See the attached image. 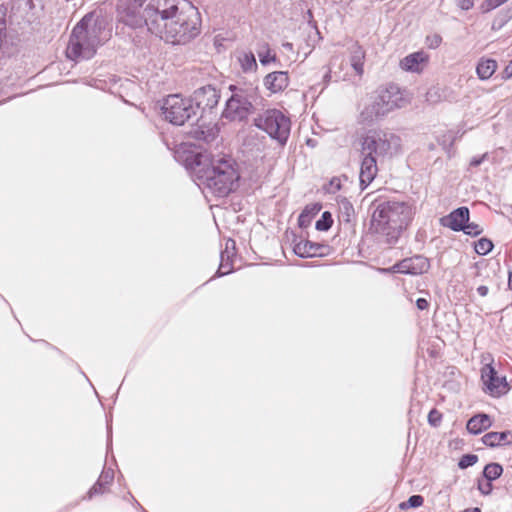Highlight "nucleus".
Listing matches in <instances>:
<instances>
[{
  "instance_id": "5701e85b",
  "label": "nucleus",
  "mask_w": 512,
  "mask_h": 512,
  "mask_svg": "<svg viewBox=\"0 0 512 512\" xmlns=\"http://www.w3.org/2000/svg\"><path fill=\"white\" fill-rule=\"evenodd\" d=\"M497 61L492 58L481 57L476 65V74L482 81L488 80L496 72Z\"/></svg>"
},
{
  "instance_id": "13d9d810",
  "label": "nucleus",
  "mask_w": 512,
  "mask_h": 512,
  "mask_svg": "<svg viewBox=\"0 0 512 512\" xmlns=\"http://www.w3.org/2000/svg\"><path fill=\"white\" fill-rule=\"evenodd\" d=\"M428 97H431V91L427 92ZM430 100V98H428Z\"/></svg>"
},
{
  "instance_id": "9d476101",
  "label": "nucleus",
  "mask_w": 512,
  "mask_h": 512,
  "mask_svg": "<svg viewBox=\"0 0 512 512\" xmlns=\"http://www.w3.org/2000/svg\"><path fill=\"white\" fill-rule=\"evenodd\" d=\"M161 109L165 119L173 125L181 126L190 120H198L197 107H194L193 100L180 94L168 95Z\"/></svg>"
},
{
  "instance_id": "603ef678",
  "label": "nucleus",
  "mask_w": 512,
  "mask_h": 512,
  "mask_svg": "<svg viewBox=\"0 0 512 512\" xmlns=\"http://www.w3.org/2000/svg\"><path fill=\"white\" fill-rule=\"evenodd\" d=\"M282 48L286 51H293V44L290 42H284L282 43Z\"/></svg>"
},
{
  "instance_id": "37998d69",
  "label": "nucleus",
  "mask_w": 512,
  "mask_h": 512,
  "mask_svg": "<svg viewBox=\"0 0 512 512\" xmlns=\"http://www.w3.org/2000/svg\"><path fill=\"white\" fill-rule=\"evenodd\" d=\"M330 188L328 189L329 193H336L337 191L341 190L342 183L341 179L338 177H333L329 182Z\"/></svg>"
},
{
  "instance_id": "6ab92c4d",
  "label": "nucleus",
  "mask_w": 512,
  "mask_h": 512,
  "mask_svg": "<svg viewBox=\"0 0 512 512\" xmlns=\"http://www.w3.org/2000/svg\"><path fill=\"white\" fill-rule=\"evenodd\" d=\"M482 442L490 448L512 444V431L488 432L482 437Z\"/></svg>"
},
{
  "instance_id": "412c9836",
  "label": "nucleus",
  "mask_w": 512,
  "mask_h": 512,
  "mask_svg": "<svg viewBox=\"0 0 512 512\" xmlns=\"http://www.w3.org/2000/svg\"><path fill=\"white\" fill-rule=\"evenodd\" d=\"M119 21L125 26L132 29L147 28L146 17L144 16V9L142 12H136L132 9H127L119 18Z\"/></svg>"
},
{
  "instance_id": "49530a36",
  "label": "nucleus",
  "mask_w": 512,
  "mask_h": 512,
  "mask_svg": "<svg viewBox=\"0 0 512 512\" xmlns=\"http://www.w3.org/2000/svg\"><path fill=\"white\" fill-rule=\"evenodd\" d=\"M416 306L419 310H427L429 308V302L426 298H418L416 300Z\"/></svg>"
},
{
  "instance_id": "aec40b11",
  "label": "nucleus",
  "mask_w": 512,
  "mask_h": 512,
  "mask_svg": "<svg viewBox=\"0 0 512 512\" xmlns=\"http://www.w3.org/2000/svg\"><path fill=\"white\" fill-rule=\"evenodd\" d=\"M492 421L488 414L479 413L471 417L466 424V429L470 434L478 435L490 428Z\"/></svg>"
},
{
  "instance_id": "a211bd4d",
  "label": "nucleus",
  "mask_w": 512,
  "mask_h": 512,
  "mask_svg": "<svg viewBox=\"0 0 512 512\" xmlns=\"http://www.w3.org/2000/svg\"><path fill=\"white\" fill-rule=\"evenodd\" d=\"M263 84L271 93L282 92L289 85V76L286 71H274L268 73L263 80Z\"/></svg>"
},
{
  "instance_id": "5fc2aeb1",
  "label": "nucleus",
  "mask_w": 512,
  "mask_h": 512,
  "mask_svg": "<svg viewBox=\"0 0 512 512\" xmlns=\"http://www.w3.org/2000/svg\"><path fill=\"white\" fill-rule=\"evenodd\" d=\"M463 512H481V509L478 507H473V508H467Z\"/></svg>"
},
{
  "instance_id": "4be33fe9",
  "label": "nucleus",
  "mask_w": 512,
  "mask_h": 512,
  "mask_svg": "<svg viewBox=\"0 0 512 512\" xmlns=\"http://www.w3.org/2000/svg\"><path fill=\"white\" fill-rule=\"evenodd\" d=\"M428 60L427 55L424 52H414L400 61V67L404 71L419 72L420 65Z\"/></svg>"
},
{
  "instance_id": "393cba45",
  "label": "nucleus",
  "mask_w": 512,
  "mask_h": 512,
  "mask_svg": "<svg viewBox=\"0 0 512 512\" xmlns=\"http://www.w3.org/2000/svg\"><path fill=\"white\" fill-rule=\"evenodd\" d=\"M339 214L341 223L352 226L355 219V210L353 204L345 197L338 200Z\"/></svg>"
},
{
  "instance_id": "20e7f679",
  "label": "nucleus",
  "mask_w": 512,
  "mask_h": 512,
  "mask_svg": "<svg viewBox=\"0 0 512 512\" xmlns=\"http://www.w3.org/2000/svg\"><path fill=\"white\" fill-rule=\"evenodd\" d=\"M404 102L403 92L398 85L389 83L381 86L363 102L359 122L363 125L378 123L394 110L401 108Z\"/></svg>"
},
{
  "instance_id": "6e6d98bb",
  "label": "nucleus",
  "mask_w": 512,
  "mask_h": 512,
  "mask_svg": "<svg viewBox=\"0 0 512 512\" xmlns=\"http://www.w3.org/2000/svg\"><path fill=\"white\" fill-rule=\"evenodd\" d=\"M26 2L27 5H32L33 1L32 0H24Z\"/></svg>"
},
{
  "instance_id": "423d86ee",
  "label": "nucleus",
  "mask_w": 512,
  "mask_h": 512,
  "mask_svg": "<svg viewBox=\"0 0 512 512\" xmlns=\"http://www.w3.org/2000/svg\"><path fill=\"white\" fill-rule=\"evenodd\" d=\"M231 96L226 100L222 117L230 121H243L255 110L254 104L259 98L258 87L254 85L229 86Z\"/></svg>"
},
{
  "instance_id": "6e6552de",
  "label": "nucleus",
  "mask_w": 512,
  "mask_h": 512,
  "mask_svg": "<svg viewBox=\"0 0 512 512\" xmlns=\"http://www.w3.org/2000/svg\"><path fill=\"white\" fill-rule=\"evenodd\" d=\"M254 125L266 132L280 146H285L291 131V121L278 109H268L254 118Z\"/></svg>"
},
{
  "instance_id": "ddd939ff",
  "label": "nucleus",
  "mask_w": 512,
  "mask_h": 512,
  "mask_svg": "<svg viewBox=\"0 0 512 512\" xmlns=\"http://www.w3.org/2000/svg\"><path fill=\"white\" fill-rule=\"evenodd\" d=\"M221 98L220 91L213 85H205L196 89L193 93L194 107H197L202 113H212L217 107Z\"/></svg>"
},
{
  "instance_id": "8fccbe9b",
  "label": "nucleus",
  "mask_w": 512,
  "mask_h": 512,
  "mask_svg": "<svg viewBox=\"0 0 512 512\" xmlns=\"http://www.w3.org/2000/svg\"><path fill=\"white\" fill-rule=\"evenodd\" d=\"M235 250V241L232 240V239H229L227 242H226V248L224 251H231V252H234Z\"/></svg>"
},
{
  "instance_id": "c03bdc74",
  "label": "nucleus",
  "mask_w": 512,
  "mask_h": 512,
  "mask_svg": "<svg viewBox=\"0 0 512 512\" xmlns=\"http://www.w3.org/2000/svg\"><path fill=\"white\" fill-rule=\"evenodd\" d=\"M123 499L125 501H129L131 502L138 510H140L141 512H147L142 506L141 504L135 499V497L132 495L131 492H128L124 497Z\"/></svg>"
},
{
  "instance_id": "4c0bfd02",
  "label": "nucleus",
  "mask_w": 512,
  "mask_h": 512,
  "mask_svg": "<svg viewBox=\"0 0 512 512\" xmlns=\"http://www.w3.org/2000/svg\"><path fill=\"white\" fill-rule=\"evenodd\" d=\"M442 421V414L437 409H431L428 413V423L432 427H438Z\"/></svg>"
},
{
  "instance_id": "f8f14e48",
  "label": "nucleus",
  "mask_w": 512,
  "mask_h": 512,
  "mask_svg": "<svg viewBox=\"0 0 512 512\" xmlns=\"http://www.w3.org/2000/svg\"><path fill=\"white\" fill-rule=\"evenodd\" d=\"M430 269V260L424 255H414L396 262L391 268L383 271H392L405 275H421Z\"/></svg>"
},
{
  "instance_id": "ea45409f",
  "label": "nucleus",
  "mask_w": 512,
  "mask_h": 512,
  "mask_svg": "<svg viewBox=\"0 0 512 512\" xmlns=\"http://www.w3.org/2000/svg\"><path fill=\"white\" fill-rule=\"evenodd\" d=\"M453 142H454V137H453L452 133L443 135L441 138L438 139V143L443 147V149L446 152L450 151V149L453 146Z\"/></svg>"
},
{
  "instance_id": "2eb2a0df",
  "label": "nucleus",
  "mask_w": 512,
  "mask_h": 512,
  "mask_svg": "<svg viewBox=\"0 0 512 512\" xmlns=\"http://www.w3.org/2000/svg\"><path fill=\"white\" fill-rule=\"evenodd\" d=\"M328 246L310 240H294L293 252L300 258H314L322 257L325 255V250Z\"/></svg>"
},
{
  "instance_id": "7c9ffc66",
  "label": "nucleus",
  "mask_w": 512,
  "mask_h": 512,
  "mask_svg": "<svg viewBox=\"0 0 512 512\" xmlns=\"http://www.w3.org/2000/svg\"><path fill=\"white\" fill-rule=\"evenodd\" d=\"M190 134L196 140L204 141L206 143L212 142L216 137V132L213 129H205L200 126L191 130Z\"/></svg>"
},
{
  "instance_id": "bb28decb",
  "label": "nucleus",
  "mask_w": 512,
  "mask_h": 512,
  "mask_svg": "<svg viewBox=\"0 0 512 512\" xmlns=\"http://www.w3.org/2000/svg\"><path fill=\"white\" fill-rule=\"evenodd\" d=\"M238 62L240 64L241 70L246 74L254 73L257 71L258 65L256 58L254 53L251 51L240 52L238 55Z\"/></svg>"
},
{
  "instance_id": "4d7b16f0",
  "label": "nucleus",
  "mask_w": 512,
  "mask_h": 512,
  "mask_svg": "<svg viewBox=\"0 0 512 512\" xmlns=\"http://www.w3.org/2000/svg\"><path fill=\"white\" fill-rule=\"evenodd\" d=\"M307 144H308V145H312V140H311V139H309V140L307 141Z\"/></svg>"
},
{
  "instance_id": "c85d7f7f",
  "label": "nucleus",
  "mask_w": 512,
  "mask_h": 512,
  "mask_svg": "<svg viewBox=\"0 0 512 512\" xmlns=\"http://www.w3.org/2000/svg\"><path fill=\"white\" fill-rule=\"evenodd\" d=\"M503 473V467L497 462H491L485 465L482 476L485 480L493 482L498 479Z\"/></svg>"
},
{
  "instance_id": "4468645a",
  "label": "nucleus",
  "mask_w": 512,
  "mask_h": 512,
  "mask_svg": "<svg viewBox=\"0 0 512 512\" xmlns=\"http://www.w3.org/2000/svg\"><path fill=\"white\" fill-rule=\"evenodd\" d=\"M470 219L468 207L461 206L452 210L447 216L441 218V224L455 232L464 230L466 222Z\"/></svg>"
},
{
  "instance_id": "cd10ccee",
  "label": "nucleus",
  "mask_w": 512,
  "mask_h": 512,
  "mask_svg": "<svg viewBox=\"0 0 512 512\" xmlns=\"http://www.w3.org/2000/svg\"><path fill=\"white\" fill-rule=\"evenodd\" d=\"M234 256V252L231 251H221L220 253V265L215 274V277H222L233 272L232 267V257Z\"/></svg>"
},
{
  "instance_id": "72a5a7b5",
  "label": "nucleus",
  "mask_w": 512,
  "mask_h": 512,
  "mask_svg": "<svg viewBox=\"0 0 512 512\" xmlns=\"http://www.w3.org/2000/svg\"><path fill=\"white\" fill-rule=\"evenodd\" d=\"M424 503V498L422 495L414 494L408 498V500L401 502L399 504V508L401 510H406L408 508H418L421 507Z\"/></svg>"
},
{
  "instance_id": "dca6fc26",
  "label": "nucleus",
  "mask_w": 512,
  "mask_h": 512,
  "mask_svg": "<svg viewBox=\"0 0 512 512\" xmlns=\"http://www.w3.org/2000/svg\"><path fill=\"white\" fill-rule=\"evenodd\" d=\"M378 160L372 156L361 155V166L359 174V182L361 189H366L375 179L378 173Z\"/></svg>"
},
{
  "instance_id": "2f4dec72",
  "label": "nucleus",
  "mask_w": 512,
  "mask_h": 512,
  "mask_svg": "<svg viewBox=\"0 0 512 512\" xmlns=\"http://www.w3.org/2000/svg\"><path fill=\"white\" fill-rule=\"evenodd\" d=\"M493 248H494V244H493L492 240H490L489 238H486V237L480 238L474 244L475 252L478 255H482V256L489 254Z\"/></svg>"
},
{
  "instance_id": "3c124183",
  "label": "nucleus",
  "mask_w": 512,
  "mask_h": 512,
  "mask_svg": "<svg viewBox=\"0 0 512 512\" xmlns=\"http://www.w3.org/2000/svg\"><path fill=\"white\" fill-rule=\"evenodd\" d=\"M483 158L484 157H473L470 161V165L473 167L479 166L482 163Z\"/></svg>"
},
{
  "instance_id": "c9c22d12",
  "label": "nucleus",
  "mask_w": 512,
  "mask_h": 512,
  "mask_svg": "<svg viewBox=\"0 0 512 512\" xmlns=\"http://www.w3.org/2000/svg\"><path fill=\"white\" fill-rule=\"evenodd\" d=\"M461 232L471 237H477L482 234L483 228L477 223L468 221Z\"/></svg>"
},
{
  "instance_id": "f3484780",
  "label": "nucleus",
  "mask_w": 512,
  "mask_h": 512,
  "mask_svg": "<svg viewBox=\"0 0 512 512\" xmlns=\"http://www.w3.org/2000/svg\"><path fill=\"white\" fill-rule=\"evenodd\" d=\"M113 480L114 470L111 468L103 469L97 481L82 497V500H91L96 495H102L106 493L109 489V486L112 484Z\"/></svg>"
},
{
  "instance_id": "a19ab883",
  "label": "nucleus",
  "mask_w": 512,
  "mask_h": 512,
  "mask_svg": "<svg viewBox=\"0 0 512 512\" xmlns=\"http://www.w3.org/2000/svg\"><path fill=\"white\" fill-rule=\"evenodd\" d=\"M477 488L482 495H489L492 493L493 484L489 480L482 481L478 479Z\"/></svg>"
},
{
  "instance_id": "0eeeda50",
  "label": "nucleus",
  "mask_w": 512,
  "mask_h": 512,
  "mask_svg": "<svg viewBox=\"0 0 512 512\" xmlns=\"http://www.w3.org/2000/svg\"><path fill=\"white\" fill-rule=\"evenodd\" d=\"M399 147L400 138L397 135L383 130H369L361 138L360 155L384 159L391 157Z\"/></svg>"
},
{
  "instance_id": "e433bc0d",
  "label": "nucleus",
  "mask_w": 512,
  "mask_h": 512,
  "mask_svg": "<svg viewBox=\"0 0 512 512\" xmlns=\"http://www.w3.org/2000/svg\"><path fill=\"white\" fill-rule=\"evenodd\" d=\"M508 0H485L480 5V9L482 13L490 12L491 10L496 9L500 5L504 4Z\"/></svg>"
},
{
  "instance_id": "473e14b6",
  "label": "nucleus",
  "mask_w": 512,
  "mask_h": 512,
  "mask_svg": "<svg viewBox=\"0 0 512 512\" xmlns=\"http://www.w3.org/2000/svg\"><path fill=\"white\" fill-rule=\"evenodd\" d=\"M333 224L332 213L324 211L321 217L316 221L315 228L318 231H328Z\"/></svg>"
},
{
  "instance_id": "a878e982",
  "label": "nucleus",
  "mask_w": 512,
  "mask_h": 512,
  "mask_svg": "<svg viewBox=\"0 0 512 512\" xmlns=\"http://www.w3.org/2000/svg\"><path fill=\"white\" fill-rule=\"evenodd\" d=\"M321 209L322 205L320 203L306 205L298 216V226L302 229L309 227L313 218L321 211Z\"/></svg>"
},
{
  "instance_id": "b1692460",
  "label": "nucleus",
  "mask_w": 512,
  "mask_h": 512,
  "mask_svg": "<svg viewBox=\"0 0 512 512\" xmlns=\"http://www.w3.org/2000/svg\"><path fill=\"white\" fill-rule=\"evenodd\" d=\"M364 59V49L358 43H354L350 47V64L356 74L359 76H361L364 72Z\"/></svg>"
},
{
  "instance_id": "f257e3e1",
  "label": "nucleus",
  "mask_w": 512,
  "mask_h": 512,
  "mask_svg": "<svg viewBox=\"0 0 512 512\" xmlns=\"http://www.w3.org/2000/svg\"><path fill=\"white\" fill-rule=\"evenodd\" d=\"M371 209L369 230L375 241L380 245L395 246L413 220L412 206L404 201L377 200Z\"/></svg>"
},
{
  "instance_id": "f704fd0d",
  "label": "nucleus",
  "mask_w": 512,
  "mask_h": 512,
  "mask_svg": "<svg viewBox=\"0 0 512 512\" xmlns=\"http://www.w3.org/2000/svg\"><path fill=\"white\" fill-rule=\"evenodd\" d=\"M478 462V456L476 454L467 453L462 455V457L459 459L458 467L460 469H467L468 467H471L475 465Z\"/></svg>"
},
{
  "instance_id": "c756f323",
  "label": "nucleus",
  "mask_w": 512,
  "mask_h": 512,
  "mask_svg": "<svg viewBox=\"0 0 512 512\" xmlns=\"http://www.w3.org/2000/svg\"><path fill=\"white\" fill-rule=\"evenodd\" d=\"M512 19V3L505 9L500 10L492 23L493 30L501 29L509 20Z\"/></svg>"
},
{
  "instance_id": "1a4fd4ad",
  "label": "nucleus",
  "mask_w": 512,
  "mask_h": 512,
  "mask_svg": "<svg viewBox=\"0 0 512 512\" xmlns=\"http://www.w3.org/2000/svg\"><path fill=\"white\" fill-rule=\"evenodd\" d=\"M178 8L177 0H149L144 7L147 30L159 36Z\"/></svg>"
},
{
  "instance_id": "79ce46f5",
  "label": "nucleus",
  "mask_w": 512,
  "mask_h": 512,
  "mask_svg": "<svg viewBox=\"0 0 512 512\" xmlns=\"http://www.w3.org/2000/svg\"><path fill=\"white\" fill-rule=\"evenodd\" d=\"M260 63L263 66L268 65L271 62H276V56L270 53V50H267L265 53H258Z\"/></svg>"
},
{
  "instance_id": "a18cd8bd",
  "label": "nucleus",
  "mask_w": 512,
  "mask_h": 512,
  "mask_svg": "<svg viewBox=\"0 0 512 512\" xmlns=\"http://www.w3.org/2000/svg\"><path fill=\"white\" fill-rule=\"evenodd\" d=\"M456 3L459 8L467 11L473 7L474 0H457Z\"/></svg>"
},
{
  "instance_id": "864d4df0",
  "label": "nucleus",
  "mask_w": 512,
  "mask_h": 512,
  "mask_svg": "<svg viewBox=\"0 0 512 512\" xmlns=\"http://www.w3.org/2000/svg\"><path fill=\"white\" fill-rule=\"evenodd\" d=\"M508 288L512 290V269L508 273Z\"/></svg>"
},
{
  "instance_id": "7ed1b4c3",
  "label": "nucleus",
  "mask_w": 512,
  "mask_h": 512,
  "mask_svg": "<svg viewBox=\"0 0 512 512\" xmlns=\"http://www.w3.org/2000/svg\"><path fill=\"white\" fill-rule=\"evenodd\" d=\"M106 29V20L95 11L85 14L80 21L73 27L66 56L70 60H90L97 52L99 46L103 44L102 34Z\"/></svg>"
},
{
  "instance_id": "39448f33",
  "label": "nucleus",
  "mask_w": 512,
  "mask_h": 512,
  "mask_svg": "<svg viewBox=\"0 0 512 512\" xmlns=\"http://www.w3.org/2000/svg\"><path fill=\"white\" fill-rule=\"evenodd\" d=\"M200 26L198 9L187 2L182 8H178L158 37L173 45H184L200 33Z\"/></svg>"
},
{
  "instance_id": "f03ea898",
  "label": "nucleus",
  "mask_w": 512,
  "mask_h": 512,
  "mask_svg": "<svg viewBox=\"0 0 512 512\" xmlns=\"http://www.w3.org/2000/svg\"><path fill=\"white\" fill-rule=\"evenodd\" d=\"M232 159L222 157L211 166L202 164L201 157L194 155L187 159V167L193 170L199 186L209 189L215 196L226 197L238 187L240 174Z\"/></svg>"
},
{
  "instance_id": "09e8293b",
  "label": "nucleus",
  "mask_w": 512,
  "mask_h": 512,
  "mask_svg": "<svg viewBox=\"0 0 512 512\" xmlns=\"http://www.w3.org/2000/svg\"><path fill=\"white\" fill-rule=\"evenodd\" d=\"M489 292V289L487 286L485 285H480L478 288H477V293L481 296V297H485L487 296Z\"/></svg>"
},
{
  "instance_id": "9b49d317",
  "label": "nucleus",
  "mask_w": 512,
  "mask_h": 512,
  "mask_svg": "<svg viewBox=\"0 0 512 512\" xmlns=\"http://www.w3.org/2000/svg\"><path fill=\"white\" fill-rule=\"evenodd\" d=\"M490 362L486 363L481 369V380L485 386L484 391L493 397H499L509 390V385L505 376H499L493 366V359L488 355Z\"/></svg>"
},
{
  "instance_id": "052dcab7",
  "label": "nucleus",
  "mask_w": 512,
  "mask_h": 512,
  "mask_svg": "<svg viewBox=\"0 0 512 512\" xmlns=\"http://www.w3.org/2000/svg\"><path fill=\"white\" fill-rule=\"evenodd\" d=\"M510 62L512 63V59L510 60Z\"/></svg>"
},
{
  "instance_id": "bf43d9fd",
  "label": "nucleus",
  "mask_w": 512,
  "mask_h": 512,
  "mask_svg": "<svg viewBox=\"0 0 512 512\" xmlns=\"http://www.w3.org/2000/svg\"><path fill=\"white\" fill-rule=\"evenodd\" d=\"M82 374H83V377H85L89 381V379L87 378L86 374H84L83 372H82Z\"/></svg>"
},
{
  "instance_id": "58836bf2",
  "label": "nucleus",
  "mask_w": 512,
  "mask_h": 512,
  "mask_svg": "<svg viewBox=\"0 0 512 512\" xmlns=\"http://www.w3.org/2000/svg\"><path fill=\"white\" fill-rule=\"evenodd\" d=\"M442 43V37L439 34L428 35L425 39V44L430 49H436Z\"/></svg>"
},
{
  "instance_id": "de8ad7c7",
  "label": "nucleus",
  "mask_w": 512,
  "mask_h": 512,
  "mask_svg": "<svg viewBox=\"0 0 512 512\" xmlns=\"http://www.w3.org/2000/svg\"><path fill=\"white\" fill-rule=\"evenodd\" d=\"M502 78L505 80L512 78V63L510 61L502 72Z\"/></svg>"
}]
</instances>
